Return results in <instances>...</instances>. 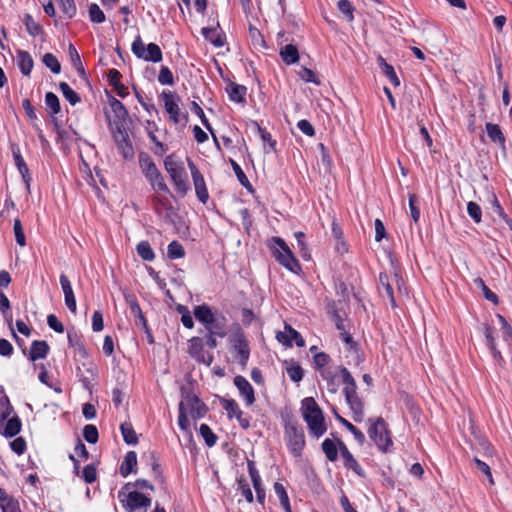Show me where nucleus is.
Listing matches in <instances>:
<instances>
[{
	"instance_id": "a878e982",
	"label": "nucleus",
	"mask_w": 512,
	"mask_h": 512,
	"mask_svg": "<svg viewBox=\"0 0 512 512\" xmlns=\"http://www.w3.org/2000/svg\"><path fill=\"white\" fill-rule=\"evenodd\" d=\"M49 346L45 341H34L30 349V359L36 361L44 359L48 353Z\"/></svg>"
},
{
	"instance_id": "e433bc0d",
	"label": "nucleus",
	"mask_w": 512,
	"mask_h": 512,
	"mask_svg": "<svg viewBox=\"0 0 512 512\" xmlns=\"http://www.w3.org/2000/svg\"><path fill=\"white\" fill-rule=\"evenodd\" d=\"M274 491L277 497L279 498L280 504L285 510V512H292L288 494L281 483L276 482L274 484Z\"/></svg>"
},
{
	"instance_id": "aec40b11",
	"label": "nucleus",
	"mask_w": 512,
	"mask_h": 512,
	"mask_svg": "<svg viewBox=\"0 0 512 512\" xmlns=\"http://www.w3.org/2000/svg\"><path fill=\"white\" fill-rule=\"evenodd\" d=\"M60 284L64 293L65 305L73 314H75L77 311L76 299L71 282L66 275L62 274L60 276Z\"/></svg>"
},
{
	"instance_id": "37998d69",
	"label": "nucleus",
	"mask_w": 512,
	"mask_h": 512,
	"mask_svg": "<svg viewBox=\"0 0 512 512\" xmlns=\"http://www.w3.org/2000/svg\"><path fill=\"white\" fill-rule=\"evenodd\" d=\"M88 14L91 22L93 23H103L105 21L104 12L95 3L89 5Z\"/></svg>"
},
{
	"instance_id": "c756f323",
	"label": "nucleus",
	"mask_w": 512,
	"mask_h": 512,
	"mask_svg": "<svg viewBox=\"0 0 512 512\" xmlns=\"http://www.w3.org/2000/svg\"><path fill=\"white\" fill-rule=\"evenodd\" d=\"M280 56L282 60L290 65L294 64L299 60V53L297 48L294 45L288 44L281 48Z\"/></svg>"
},
{
	"instance_id": "680f3d73",
	"label": "nucleus",
	"mask_w": 512,
	"mask_h": 512,
	"mask_svg": "<svg viewBox=\"0 0 512 512\" xmlns=\"http://www.w3.org/2000/svg\"><path fill=\"white\" fill-rule=\"evenodd\" d=\"M83 436L89 443H96L98 440V430L94 425H86L83 430Z\"/></svg>"
},
{
	"instance_id": "13d9d810",
	"label": "nucleus",
	"mask_w": 512,
	"mask_h": 512,
	"mask_svg": "<svg viewBox=\"0 0 512 512\" xmlns=\"http://www.w3.org/2000/svg\"><path fill=\"white\" fill-rule=\"evenodd\" d=\"M299 77L305 82H312L316 85L320 84L319 79L316 77L314 72L306 67H301L298 72Z\"/></svg>"
},
{
	"instance_id": "6e6d98bb",
	"label": "nucleus",
	"mask_w": 512,
	"mask_h": 512,
	"mask_svg": "<svg viewBox=\"0 0 512 512\" xmlns=\"http://www.w3.org/2000/svg\"><path fill=\"white\" fill-rule=\"evenodd\" d=\"M467 212L469 216L476 222L480 223L482 219V211L480 206L475 202H468L467 204Z\"/></svg>"
},
{
	"instance_id": "ddd939ff",
	"label": "nucleus",
	"mask_w": 512,
	"mask_h": 512,
	"mask_svg": "<svg viewBox=\"0 0 512 512\" xmlns=\"http://www.w3.org/2000/svg\"><path fill=\"white\" fill-rule=\"evenodd\" d=\"M234 384L237 387L240 396L244 399L247 406H251L255 402V394L252 385L243 376H236Z\"/></svg>"
},
{
	"instance_id": "8fccbe9b",
	"label": "nucleus",
	"mask_w": 512,
	"mask_h": 512,
	"mask_svg": "<svg viewBox=\"0 0 512 512\" xmlns=\"http://www.w3.org/2000/svg\"><path fill=\"white\" fill-rule=\"evenodd\" d=\"M13 231L17 244L20 245L21 247H24L26 245V237L24 234L22 223L19 219L14 220Z\"/></svg>"
},
{
	"instance_id": "e2e57ef3",
	"label": "nucleus",
	"mask_w": 512,
	"mask_h": 512,
	"mask_svg": "<svg viewBox=\"0 0 512 512\" xmlns=\"http://www.w3.org/2000/svg\"><path fill=\"white\" fill-rule=\"evenodd\" d=\"M341 376H342L343 382L345 384L344 392H346L347 390H352V391L356 390L355 381H354L353 377L351 376L350 372L348 371V369L342 368Z\"/></svg>"
},
{
	"instance_id": "cd10ccee",
	"label": "nucleus",
	"mask_w": 512,
	"mask_h": 512,
	"mask_svg": "<svg viewBox=\"0 0 512 512\" xmlns=\"http://www.w3.org/2000/svg\"><path fill=\"white\" fill-rule=\"evenodd\" d=\"M486 132L488 137L493 141L495 144L500 145L501 147H504L505 145V137L504 134L501 131V128L497 124L493 123H487L486 124Z\"/></svg>"
},
{
	"instance_id": "4be33fe9",
	"label": "nucleus",
	"mask_w": 512,
	"mask_h": 512,
	"mask_svg": "<svg viewBox=\"0 0 512 512\" xmlns=\"http://www.w3.org/2000/svg\"><path fill=\"white\" fill-rule=\"evenodd\" d=\"M21 421L18 416H13L0 425V433L5 437H13L21 431Z\"/></svg>"
},
{
	"instance_id": "393cba45",
	"label": "nucleus",
	"mask_w": 512,
	"mask_h": 512,
	"mask_svg": "<svg viewBox=\"0 0 512 512\" xmlns=\"http://www.w3.org/2000/svg\"><path fill=\"white\" fill-rule=\"evenodd\" d=\"M17 63L21 70V72L28 76L30 75L32 69H33V59L30 56V54L26 51H18L17 53Z\"/></svg>"
},
{
	"instance_id": "bf43d9fd",
	"label": "nucleus",
	"mask_w": 512,
	"mask_h": 512,
	"mask_svg": "<svg viewBox=\"0 0 512 512\" xmlns=\"http://www.w3.org/2000/svg\"><path fill=\"white\" fill-rule=\"evenodd\" d=\"M338 9L346 16V19L351 22L354 19L353 7L348 0H340L337 4Z\"/></svg>"
},
{
	"instance_id": "49530a36",
	"label": "nucleus",
	"mask_w": 512,
	"mask_h": 512,
	"mask_svg": "<svg viewBox=\"0 0 512 512\" xmlns=\"http://www.w3.org/2000/svg\"><path fill=\"white\" fill-rule=\"evenodd\" d=\"M43 63L51 70V72L58 74L61 71V65L58 59L51 53H46L43 56Z\"/></svg>"
},
{
	"instance_id": "4468645a",
	"label": "nucleus",
	"mask_w": 512,
	"mask_h": 512,
	"mask_svg": "<svg viewBox=\"0 0 512 512\" xmlns=\"http://www.w3.org/2000/svg\"><path fill=\"white\" fill-rule=\"evenodd\" d=\"M162 99L165 111L169 115V119L176 124L179 123L181 121V113L176 97L172 93L168 92L162 94Z\"/></svg>"
},
{
	"instance_id": "4d7b16f0",
	"label": "nucleus",
	"mask_w": 512,
	"mask_h": 512,
	"mask_svg": "<svg viewBox=\"0 0 512 512\" xmlns=\"http://www.w3.org/2000/svg\"><path fill=\"white\" fill-rule=\"evenodd\" d=\"M500 325H501V332H502V337L504 338L505 341H509L512 339V328L511 326L508 324V322L506 321V319L500 315V314H497L496 315Z\"/></svg>"
},
{
	"instance_id": "0eeeda50",
	"label": "nucleus",
	"mask_w": 512,
	"mask_h": 512,
	"mask_svg": "<svg viewBox=\"0 0 512 512\" xmlns=\"http://www.w3.org/2000/svg\"><path fill=\"white\" fill-rule=\"evenodd\" d=\"M370 438L375 442L379 449L386 451L392 445L386 425L382 419H376L371 423L368 430Z\"/></svg>"
},
{
	"instance_id": "bb28decb",
	"label": "nucleus",
	"mask_w": 512,
	"mask_h": 512,
	"mask_svg": "<svg viewBox=\"0 0 512 512\" xmlns=\"http://www.w3.org/2000/svg\"><path fill=\"white\" fill-rule=\"evenodd\" d=\"M0 507L3 512H21L20 506L17 500L6 495V493L0 489Z\"/></svg>"
},
{
	"instance_id": "a18cd8bd",
	"label": "nucleus",
	"mask_w": 512,
	"mask_h": 512,
	"mask_svg": "<svg viewBox=\"0 0 512 512\" xmlns=\"http://www.w3.org/2000/svg\"><path fill=\"white\" fill-rule=\"evenodd\" d=\"M146 130L150 140L160 149V152H165L166 147L163 145V143L159 140L158 136L156 135V125L154 123L147 122Z\"/></svg>"
},
{
	"instance_id": "c85d7f7f",
	"label": "nucleus",
	"mask_w": 512,
	"mask_h": 512,
	"mask_svg": "<svg viewBox=\"0 0 512 512\" xmlns=\"http://www.w3.org/2000/svg\"><path fill=\"white\" fill-rule=\"evenodd\" d=\"M226 91L229 95L230 100L241 103L245 100L246 95V87L236 84V83H230Z\"/></svg>"
},
{
	"instance_id": "79ce46f5",
	"label": "nucleus",
	"mask_w": 512,
	"mask_h": 512,
	"mask_svg": "<svg viewBox=\"0 0 512 512\" xmlns=\"http://www.w3.org/2000/svg\"><path fill=\"white\" fill-rule=\"evenodd\" d=\"M121 432H122L123 439L127 444H136L137 443V441H138L137 435H136L131 424L123 423L121 425Z\"/></svg>"
},
{
	"instance_id": "b1692460",
	"label": "nucleus",
	"mask_w": 512,
	"mask_h": 512,
	"mask_svg": "<svg viewBox=\"0 0 512 512\" xmlns=\"http://www.w3.org/2000/svg\"><path fill=\"white\" fill-rule=\"evenodd\" d=\"M483 332H484V335L486 338V344L489 347L493 357L499 362L502 361V356H501L500 351L497 349V345L495 342V338L493 336L492 328L490 326H488L487 324H484Z\"/></svg>"
},
{
	"instance_id": "864d4df0",
	"label": "nucleus",
	"mask_w": 512,
	"mask_h": 512,
	"mask_svg": "<svg viewBox=\"0 0 512 512\" xmlns=\"http://www.w3.org/2000/svg\"><path fill=\"white\" fill-rule=\"evenodd\" d=\"M184 256V248L177 241H173L168 246V257L171 259H178Z\"/></svg>"
},
{
	"instance_id": "ea45409f",
	"label": "nucleus",
	"mask_w": 512,
	"mask_h": 512,
	"mask_svg": "<svg viewBox=\"0 0 512 512\" xmlns=\"http://www.w3.org/2000/svg\"><path fill=\"white\" fill-rule=\"evenodd\" d=\"M137 253L145 261H152L155 258V253L147 241H141L138 243Z\"/></svg>"
},
{
	"instance_id": "69168bd1",
	"label": "nucleus",
	"mask_w": 512,
	"mask_h": 512,
	"mask_svg": "<svg viewBox=\"0 0 512 512\" xmlns=\"http://www.w3.org/2000/svg\"><path fill=\"white\" fill-rule=\"evenodd\" d=\"M68 52H69V56H70V59H71V62L73 64V66L78 71L83 72V67H82V64H81L80 56H79L77 50L75 49V47L73 45H69Z\"/></svg>"
},
{
	"instance_id": "473e14b6",
	"label": "nucleus",
	"mask_w": 512,
	"mask_h": 512,
	"mask_svg": "<svg viewBox=\"0 0 512 512\" xmlns=\"http://www.w3.org/2000/svg\"><path fill=\"white\" fill-rule=\"evenodd\" d=\"M285 370L289 378L294 382H300L303 378V369L294 361H285Z\"/></svg>"
},
{
	"instance_id": "5701e85b",
	"label": "nucleus",
	"mask_w": 512,
	"mask_h": 512,
	"mask_svg": "<svg viewBox=\"0 0 512 512\" xmlns=\"http://www.w3.org/2000/svg\"><path fill=\"white\" fill-rule=\"evenodd\" d=\"M202 33L204 37L216 47H222L225 43V39L218 24L215 28H203Z\"/></svg>"
},
{
	"instance_id": "72a5a7b5",
	"label": "nucleus",
	"mask_w": 512,
	"mask_h": 512,
	"mask_svg": "<svg viewBox=\"0 0 512 512\" xmlns=\"http://www.w3.org/2000/svg\"><path fill=\"white\" fill-rule=\"evenodd\" d=\"M379 66L382 69L383 74L391 81V83L395 86L400 85V80L396 75L394 68L388 64L383 57H378L377 59Z\"/></svg>"
},
{
	"instance_id": "603ef678",
	"label": "nucleus",
	"mask_w": 512,
	"mask_h": 512,
	"mask_svg": "<svg viewBox=\"0 0 512 512\" xmlns=\"http://www.w3.org/2000/svg\"><path fill=\"white\" fill-rule=\"evenodd\" d=\"M45 103L47 107L50 109L52 114H57L60 111V103L58 97L52 93L48 92L45 96Z\"/></svg>"
},
{
	"instance_id": "dca6fc26",
	"label": "nucleus",
	"mask_w": 512,
	"mask_h": 512,
	"mask_svg": "<svg viewBox=\"0 0 512 512\" xmlns=\"http://www.w3.org/2000/svg\"><path fill=\"white\" fill-rule=\"evenodd\" d=\"M276 338L280 343L284 345L290 346L293 340L299 347H302L305 344L302 336L288 324H285L283 331L277 332Z\"/></svg>"
},
{
	"instance_id": "a211bd4d",
	"label": "nucleus",
	"mask_w": 512,
	"mask_h": 512,
	"mask_svg": "<svg viewBox=\"0 0 512 512\" xmlns=\"http://www.w3.org/2000/svg\"><path fill=\"white\" fill-rule=\"evenodd\" d=\"M232 346L234 350L237 352L239 362L242 365H245L249 358V346L248 343L241 333H237L231 339Z\"/></svg>"
},
{
	"instance_id": "6ab92c4d",
	"label": "nucleus",
	"mask_w": 512,
	"mask_h": 512,
	"mask_svg": "<svg viewBox=\"0 0 512 512\" xmlns=\"http://www.w3.org/2000/svg\"><path fill=\"white\" fill-rule=\"evenodd\" d=\"M189 354L196 358L198 361L203 362L207 365H210L212 362V356L209 354H205L203 351V343L202 340L198 337H194L189 340L188 346Z\"/></svg>"
},
{
	"instance_id": "f704fd0d",
	"label": "nucleus",
	"mask_w": 512,
	"mask_h": 512,
	"mask_svg": "<svg viewBox=\"0 0 512 512\" xmlns=\"http://www.w3.org/2000/svg\"><path fill=\"white\" fill-rule=\"evenodd\" d=\"M332 236L335 240V249L337 252L340 254L346 253L348 251V247L343 239L342 230L336 223H333L332 225Z\"/></svg>"
},
{
	"instance_id": "338daca9",
	"label": "nucleus",
	"mask_w": 512,
	"mask_h": 512,
	"mask_svg": "<svg viewBox=\"0 0 512 512\" xmlns=\"http://www.w3.org/2000/svg\"><path fill=\"white\" fill-rule=\"evenodd\" d=\"M158 80L161 84L171 85L173 84L172 72L167 67H162L159 72Z\"/></svg>"
},
{
	"instance_id": "4c0bfd02",
	"label": "nucleus",
	"mask_w": 512,
	"mask_h": 512,
	"mask_svg": "<svg viewBox=\"0 0 512 512\" xmlns=\"http://www.w3.org/2000/svg\"><path fill=\"white\" fill-rule=\"evenodd\" d=\"M341 455L344 459L345 465L351 468L355 473L358 475H362V469L357 463V461L354 459L352 454L348 451V449L345 446L341 447Z\"/></svg>"
},
{
	"instance_id": "7c9ffc66",
	"label": "nucleus",
	"mask_w": 512,
	"mask_h": 512,
	"mask_svg": "<svg viewBox=\"0 0 512 512\" xmlns=\"http://www.w3.org/2000/svg\"><path fill=\"white\" fill-rule=\"evenodd\" d=\"M137 465V455L134 451H130L126 454L124 461L120 467V473L126 477L131 472L134 471V468Z\"/></svg>"
},
{
	"instance_id": "9b49d317",
	"label": "nucleus",
	"mask_w": 512,
	"mask_h": 512,
	"mask_svg": "<svg viewBox=\"0 0 512 512\" xmlns=\"http://www.w3.org/2000/svg\"><path fill=\"white\" fill-rule=\"evenodd\" d=\"M188 167L191 171L196 195L202 203H206L209 195L206 188L205 180L200 171L197 169V167L191 160H188Z\"/></svg>"
},
{
	"instance_id": "a19ab883",
	"label": "nucleus",
	"mask_w": 512,
	"mask_h": 512,
	"mask_svg": "<svg viewBox=\"0 0 512 512\" xmlns=\"http://www.w3.org/2000/svg\"><path fill=\"white\" fill-rule=\"evenodd\" d=\"M59 88L66 100L72 105H75L80 101L78 94L66 82H61L59 84Z\"/></svg>"
},
{
	"instance_id": "f8f14e48",
	"label": "nucleus",
	"mask_w": 512,
	"mask_h": 512,
	"mask_svg": "<svg viewBox=\"0 0 512 512\" xmlns=\"http://www.w3.org/2000/svg\"><path fill=\"white\" fill-rule=\"evenodd\" d=\"M341 338L346 344V357L349 362L358 366L363 361V353L358 348L357 344L352 340V337L345 331L341 333Z\"/></svg>"
},
{
	"instance_id": "58836bf2",
	"label": "nucleus",
	"mask_w": 512,
	"mask_h": 512,
	"mask_svg": "<svg viewBox=\"0 0 512 512\" xmlns=\"http://www.w3.org/2000/svg\"><path fill=\"white\" fill-rule=\"evenodd\" d=\"M474 285L476 287H478L479 289H481L482 293H483V296L490 302H492L493 304H498V297L497 295L492 292L487 286L486 284L484 283L483 279L480 278V277H477L474 279Z\"/></svg>"
},
{
	"instance_id": "f03ea898",
	"label": "nucleus",
	"mask_w": 512,
	"mask_h": 512,
	"mask_svg": "<svg viewBox=\"0 0 512 512\" xmlns=\"http://www.w3.org/2000/svg\"><path fill=\"white\" fill-rule=\"evenodd\" d=\"M118 498L127 512H147L151 499L133 489L132 483H127L118 493Z\"/></svg>"
},
{
	"instance_id": "2eb2a0df",
	"label": "nucleus",
	"mask_w": 512,
	"mask_h": 512,
	"mask_svg": "<svg viewBox=\"0 0 512 512\" xmlns=\"http://www.w3.org/2000/svg\"><path fill=\"white\" fill-rule=\"evenodd\" d=\"M114 139L117 144L118 150L125 159H130L134 155L132 145L128 140V135L124 129L113 131Z\"/></svg>"
},
{
	"instance_id": "09e8293b",
	"label": "nucleus",
	"mask_w": 512,
	"mask_h": 512,
	"mask_svg": "<svg viewBox=\"0 0 512 512\" xmlns=\"http://www.w3.org/2000/svg\"><path fill=\"white\" fill-rule=\"evenodd\" d=\"M339 421L344 427H346L354 435L355 440L359 444L364 443L365 436L360 430H358L353 424H351L349 421H347L346 419H344L342 417H339Z\"/></svg>"
},
{
	"instance_id": "6e6552de",
	"label": "nucleus",
	"mask_w": 512,
	"mask_h": 512,
	"mask_svg": "<svg viewBox=\"0 0 512 512\" xmlns=\"http://www.w3.org/2000/svg\"><path fill=\"white\" fill-rule=\"evenodd\" d=\"M109 106L112 115L107 114V117L111 128L113 131L122 129V126L126 122L128 116L124 105L116 98L111 97Z\"/></svg>"
},
{
	"instance_id": "20e7f679",
	"label": "nucleus",
	"mask_w": 512,
	"mask_h": 512,
	"mask_svg": "<svg viewBox=\"0 0 512 512\" xmlns=\"http://www.w3.org/2000/svg\"><path fill=\"white\" fill-rule=\"evenodd\" d=\"M139 166L141 172L157 193L169 194V188L153 160L147 154H140Z\"/></svg>"
},
{
	"instance_id": "7ed1b4c3",
	"label": "nucleus",
	"mask_w": 512,
	"mask_h": 512,
	"mask_svg": "<svg viewBox=\"0 0 512 512\" xmlns=\"http://www.w3.org/2000/svg\"><path fill=\"white\" fill-rule=\"evenodd\" d=\"M269 247L273 256L282 266L295 274L300 272L301 266L299 261L283 239L280 237H273L269 241Z\"/></svg>"
},
{
	"instance_id": "3c124183",
	"label": "nucleus",
	"mask_w": 512,
	"mask_h": 512,
	"mask_svg": "<svg viewBox=\"0 0 512 512\" xmlns=\"http://www.w3.org/2000/svg\"><path fill=\"white\" fill-rule=\"evenodd\" d=\"M190 415L186 411H184V407H179V417H178V425L180 429L184 432H187L189 436H191L190 433Z\"/></svg>"
},
{
	"instance_id": "f257e3e1",
	"label": "nucleus",
	"mask_w": 512,
	"mask_h": 512,
	"mask_svg": "<svg viewBox=\"0 0 512 512\" xmlns=\"http://www.w3.org/2000/svg\"><path fill=\"white\" fill-rule=\"evenodd\" d=\"M301 414L312 435L320 437L326 432L322 410L312 397H307L302 400Z\"/></svg>"
},
{
	"instance_id": "c9c22d12",
	"label": "nucleus",
	"mask_w": 512,
	"mask_h": 512,
	"mask_svg": "<svg viewBox=\"0 0 512 512\" xmlns=\"http://www.w3.org/2000/svg\"><path fill=\"white\" fill-rule=\"evenodd\" d=\"M221 404L229 418L236 417L239 421L241 420V410L235 400L222 399Z\"/></svg>"
},
{
	"instance_id": "9d476101",
	"label": "nucleus",
	"mask_w": 512,
	"mask_h": 512,
	"mask_svg": "<svg viewBox=\"0 0 512 512\" xmlns=\"http://www.w3.org/2000/svg\"><path fill=\"white\" fill-rule=\"evenodd\" d=\"M182 406L194 420L203 417L206 413L205 405L195 396H186L179 404V407Z\"/></svg>"
},
{
	"instance_id": "423d86ee",
	"label": "nucleus",
	"mask_w": 512,
	"mask_h": 512,
	"mask_svg": "<svg viewBox=\"0 0 512 512\" xmlns=\"http://www.w3.org/2000/svg\"><path fill=\"white\" fill-rule=\"evenodd\" d=\"M131 50L134 55L144 61L159 63L162 60V51L155 43H149L147 46L143 43L140 36H137L132 45Z\"/></svg>"
},
{
	"instance_id": "774afa93",
	"label": "nucleus",
	"mask_w": 512,
	"mask_h": 512,
	"mask_svg": "<svg viewBox=\"0 0 512 512\" xmlns=\"http://www.w3.org/2000/svg\"><path fill=\"white\" fill-rule=\"evenodd\" d=\"M11 449L18 455H22L26 450V442L22 437H18L10 442Z\"/></svg>"
},
{
	"instance_id": "2f4dec72",
	"label": "nucleus",
	"mask_w": 512,
	"mask_h": 512,
	"mask_svg": "<svg viewBox=\"0 0 512 512\" xmlns=\"http://www.w3.org/2000/svg\"><path fill=\"white\" fill-rule=\"evenodd\" d=\"M196 319L206 325L214 322V315L207 305L197 306L194 310Z\"/></svg>"
},
{
	"instance_id": "f3484780",
	"label": "nucleus",
	"mask_w": 512,
	"mask_h": 512,
	"mask_svg": "<svg viewBox=\"0 0 512 512\" xmlns=\"http://www.w3.org/2000/svg\"><path fill=\"white\" fill-rule=\"evenodd\" d=\"M379 281L381 286L385 289V292L390 298L392 304H394L393 285H395L398 291L402 293L403 281L401 277L397 272L394 273L391 279H389L386 274H380Z\"/></svg>"
},
{
	"instance_id": "1a4fd4ad",
	"label": "nucleus",
	"mask_w": 512,
	"mask_h": 512,
	"mask_svg": "<svg viewBox=\"0 0 512 512\" xmlns=\"http://www.w3.org/2000/svg\"><path fill=\"white\" fill-rule=\"evenodd\" d=\"M285 439L291 453L297 457L300 456L301 451L305 445V439L302 430L293 425L286 426Z\"/></svg>"
},
{
	"instance_id": "c03bdc74",
	"label": "nucleus",
	"mask_w": 512,
	"mask_h": 512,
	"mask_svg": "<svg viewBox=\"0 0 512 512\" xmlns=\"http://www.w3.org/2000/svg\"><path fill=\"white\" fill-rule=\"evenodd\" d=\"M124 297H125V301H126L127 305L129 306V308L131 310V313L134 316H137V317H140L141 319H143L142 311L137 302L135 295H133L131 293H125Z\"/></svg>"
},
{
	"instance_id": "5fc2aeb1",
	"label": "nucleus",
	"mask_w": 512,
	"mask_h": 512,
	"mask_svg": "<svg viewBox=\"0 0 512 512\" xmlns=\"http://www.w3.org/2000/svg\"><path fill=\"white\" fill-rule=\"evenodd\" d=\"M199 432L208 446L211 447L216 443L217 438L208 425L202 424L200 426Z\"/></svg>"
},
{
	"instance_id": "39448f33",
	"label": "nucleus",
	"mask_w": 512,
	"mask_h": 512,
	"mask_svg": "<svg viewBox=\"0 0 512 512\" xmlns=\"http://www.w3.org/2000/svg\"><path fill=\"white\" fill-rule=\"evenodd\" d=\"M164 167L169 174L176 191L184 196L188 192L189 179L182 162L176 160L173 155H169L164 160Z\"/></svg>"
},
{
	"instance_id": "de8ad7c7",
	"label": "nucleus",
	"mask_w": 512,
	"mask_h": 512,
	"mask_svg": "<svg viewBox=\"0 0 512 512\" xmlns=\"http://www.w3.org/2000/svg\"><path fill=\"white\" fill-rule=\"evenodd\" d=\"M322 448H323V451H324L326 457L330 461H335L337 459V455H338L337 447H336V444L332 440H330V439L324 440V442L322 443Z\"/></svg>"
},
{
	"instance_id": "0e129e2a",
	"label": "nucleus",
	"mask_w": 512,
	"mask_h": 512,
	"mask_svg": "<svg viewBox=\"0 0 512 512\" xmlns=\"http://www.w3.org/2000/svg\"><path fill=\"white\" fill-rule=\"evenodd\" d=\"M24 22L29 34L36 36L40 33V26L33 20V18L30 15L25 16Z\"/></svg>"
},
{
	"instance_id": "412c9836",
	"label": "nucleus",
	"mask_w": 512,
	"mask_h": 512,
	"mask_svg": "<svg viewBox=\"0 0 512 512\" xmlns=\"http://www.w3.org/2000/svg\"><path fill=\"white\" fill-rule=\"evenodd\" d=\"M346 401L349 404L352 412L353 419L356 422H361L364 418L363 403L356 394V390H347L345 392Z\"/></svg>"
},
{
	"instance_id": "052dcab7",
	"label": "nucleus",
	"mask_w": 512,
	"mask_h": 512,
	"mask_svg": "<svg viewBox=\"0 0 512 512\" xmlns=\"http://www.w3.org/2000/svg\"><path fill=\"white\" fill-rule=\"evenodd\" d=\"M177 310L181 314V321H182L183 325L186 328L191 329L194 325V322H193V319H192V316H191L189 310L185 306H182V305H179L177 307Z\"/></svg>"
}]
</instances>
